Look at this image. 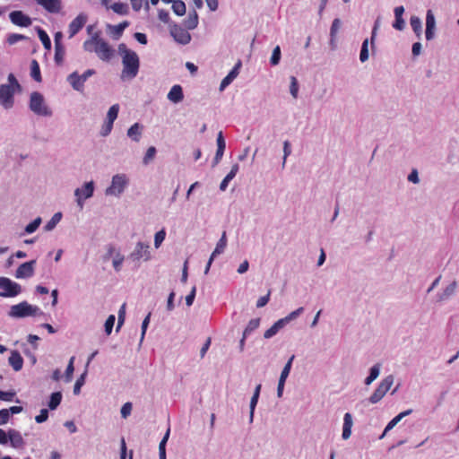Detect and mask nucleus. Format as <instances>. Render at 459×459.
<instances>
[{"mask_svg": "<svg viewBox=\"0 0 459 459\" xmlns=\"http://www.w3.org/2000/svg\"><path fill=\"white\" fill-rule=\"evenodd\" d=\"M118 49L122 55V77L134 78L139 72L140 66L138 55L134 51L128 49L125 44H120Z\"/></svg>", "mask_w": 459, "mask_h": 459, "instance_id": "f257e3e1", "label": "nucleus"}, {"mask_svg": "<svg viewBox=\"0 0 459 459\" xmlns=\"http://www.w3.org/2000/svg\"><path fill=\"white\" fill-rule=\"evenodd\" d=\"M8 83L0 85V104L5 108H13L14 104V94L21 91V85L13 74H9Z\"/></svg>", "mask_w": 459, "mask_h": 459, "instance_id": "f03ea898", "label": "nucleus"}, {"mask_svg": "<svg viewBox=\"0 0 459 459\" xmlns=\"http://www.w3.org/2000/svg\"><path fill=\"white\" fill-rule=\"evenodd\" d=\"M42 314L43 312L38 306L31 305L27 301H22L16 305L11 306L8 311V316L15 319L36 316Z\"/></svg>", "mask_w": 459, "mask_h": 459, "instance_id": "7ed1b4c3", "label": "nucleus"}, {"mask_svg": "<svg viewBox=\"0 0 459 459\" xmlns=\"http://www.w3.org/2000/svg\"><path fill=\"white\" fill-rule=\"evenodd\" d=\"M150 249L151 247L149 243L138 241L127 259L134 263V268H139L141 261L147 262L151 260L152 254Z\"/></svg>", "mask_w": 459, "mask_h": 459, "instance_id": "20e7f679", "label": "nucleus"}, {"mask_svg": "<svg viewBox=\"0 0 459 459\" xmlns=\"http://www.w3.org/2000/svg\"><path fill=\"white\" fill-rule=\"evenodd\" d=\"M29 108L37 116L51 117L53 114L46 104L44 96L39 91L30 93Z\"/></svg>", "mask_w": 459, "mask_h": 459, "instance_id": "39448f33", "label": "nucleus"}, {"mask_svg": "<svg viewBox=\"0 0 459 459\" xmlns=\"http://www.w3.org/2000/svg\"><path fill=\"white\" fill-rule=\"evenodd\" d=\"M95 74L96 71L94 69H87L82 74H80L77 71H74L68 74L66 77V82L70 84L73 90L82 93L85 89V82Z\"/></svg>", "mask_w": 459, "mask_h": 459, "instance_id": "423d86ee", "label": "nucleus"}, {"mask_svg": "<svg viewBox=\"0 0 459 459\" xmlns=\"http://www.w3.org/2000/svg\"><path fill=\"white\" fill-rule=\"evenodd\" d=\"M129 185L128 177L124 174H116L112 177L111 184L106 188V195L120 196Z\"/></svg>", "mask_w": 459, "mask_h": 459, "instance_id": "0eeeda50", "label": "nucleus"}, {"mask_svg": "<svg viewBox=\"0 0 459 459\" xmlns=\"http://www.w3.org/2000/svg\"><path fill=\"white\" fill-rule=\"evenodd\" d=\"M394 377L393 375H388L385 378H383L378 384L377 387L375 389L373 394L368 399V402L372 404H376L380 402L386 393L390 390L391 386L394 384Z\"/></svg>", "mask_w": 459, "mask_h": 459, "instance_id": "6e6552de", "label": "nucleus"}, {"mask_svg": "<svg viewBox=\"0 0 459 459\" xmlns=\"http://www.w3.org/2000/svg\"><path fill=\"white\" fill-rule=\"evenodd\" d=\"M0 297L14 298L22 293V286L7 277H0Z\"/></svg>", "mask_w": 459, "mask_h": 459, "instance_id": "1a4fd4ad", "label": "nucleus"}, {"mask_svg": "<svg viewBox=\"0 0 459 459\" xmlns=\"http://www.w3.org/2000/svg\"><path fill=\"white\" fill-rule=\"evenodd\" d=\"M95 185L93 181L85 182L82 187L74 190L75 202L80 210L84 207L85 200L91 198L94 194Z\"/></svg>", "mask_w": 459, "mask_h": 459, "instance_id": "9d476101", "label": "nucleus"}, {"mask_svg": "<svg viewBox=\"0 0 459 459\" xmlns=\"http://www.w3.org/2000/svg\"><path fill=\"white\" fill-rule=\"evenodd\" d=\"M187 30H188L177 23L169 25L170 35L173 37L175 41L182 45H186L191 41V35Z\"/></svg>", "mask_w": 459, "mask_h": 459, "instance_id": "9b49d317", "label": "nucleus"}, {"mask_svg": "<svg viewBox=\"0 0 459 459\" xmlns=\"http://www.w3.org/2000/svg\"><path fill=\"white\" fill-rule=\"evenodd\" d=\"M94 52L97 54L100 59L103 61H108L112 57L114 50L108 42L100 37V39L97 42V46H95Z\"/></svg>", "mask_w": 459, "mask_h": 459, "instance_id": "f8f14e48", "label": "nucleus"}, {"mask_svg": "<svg viewBox=\"0 0 459 459\" xmlns=\"http://www.w3.org/2000/svg\"><path fill=\"white\" fill-rule=\"evenodd\" d=\"M36 265V260H30L22 264L15 272V278L17 279H27L30 278L34 274Z\"/></svg>", "mask_w": 459, "mask_h": 459, "instance_id": "ddd939ff", "label": "nucleus"}, {"mask_svg": "<svg viewBox=\"0 0 459 459\" xmlns=\"http://www.w3.org/2000/svg\"><path fill=\"white\" fill-rule=\"evenodd\" d=\"M87 20L88 16L85 13H79L69 24V38L74 37L83 28Z\"/></svg>", "mask_w": 459, "mask_h": 459, "instance_id": "4468645a", "label": "nucleus"}, {"mask_svg": "<svg viewBox=\"0 0 459 459\" xmlns=\"http://www.w3.org/2000/svg\"><path fill=\"white\" fill-rule=\"evenodd\" d=\"M10 21L20 27H29L31 25V19L22 11H13L9 13Z\"/></svg>", "mask_w": 459, "mask_h": 459, "instance_id": "2eb2a0df", "label": "nucleus"}, {"mask_svg": "<svg viewBox=\"0 0 459 459\" xmlns=\"http://www.w3.org/2000/svg\"><path fill=\"white\" fill-rule=\"evenodd\" d=\"M436 19L432 10L429 9L426 13V29L425 38L427 40H432L435 38Z\"/></svg>", "mask_w": 459, "mask_h": 459, "instance_id": "dca6fc26", "label": "nucleus"}, {"mask_svg": "<svg viewBox=\"0 0 459 459\" xmlns=\"http://www.w3.org/2000/svg\"><path fill=\"white\" fill-rule=\"evenodd\" d=\"M457 282L453 281L437 294V302H445L450 299L456 292Z\"/></svg>", "mask_w": 459, "mask_h": 459, "instance_id": "f3484780", "label": "nucleus"}, {"mask_svg": "<svg viewBox=\"0 0 459 459\" xmlns=\"http://www.w3.org/2000/svg\"><path fill=\"white\" fill-rule=\"evenodd\" d=\"M35 2L50 13H58L62 9L61 0H35Z\"/></svg>", "mask_w": 459, "mask_h": 459, "instance_id": "a211bd4d", "label": "nucleus"}, {"mask_svg": "<svg viewBox=\"0 0 459 459\" xmlns=\"http://www.w3.org/2000/svg\"><path fill=\"white\" fill-rule=\"evenodd\" d=\"M217 151L212 160V167L216 166L222 159L226 148V143L221 131L217 134Z\"/></svg>", "mask_w": 459, "mask_h": 459, "instance_id": "6ab92c4d", "label": "nucleus"}, {"mask_svg": "<svg viewBox=\"0 0 459 459\" xmlns=\"http://www.w3.org/2000/svg\"><path fill=\"white\" fill-rule=\"evenodd\" d=\"M241 66V62L238 61L234 67L230 71V73L222 79L220 84V91H224L238 75L239 68Z\"/></svg>", "mask_w": 459, "mask_h": 459, "instance_id": "aec40b11", "label": "nucleus"}, {"mask_svg": "<svg viewBox=\"0 0 459 459\" xmlns=\"http://www.w3.org/2000/svg\"><path fill=\"white\" fill-rule=\"evenodd\" d=\"M8 437L10 444L13 448H22L24 446L25 442L20 431L10 429L8 430Z\"/></svg>", "mask_w": 459, "mask_h": 459, "instance_id": "412c9836", "label": "nucleus"}, {"mask_svg": "<svg viewBox=\"0 0 459 459\" xmlns=\"http://www.w3.org/2000/svg\"><path fill=\"white\" fill-rule=\"evenodd\" d=\"M167 98L173 103H179L184 99L183 89L179 84L173 85L169 90Z\"/></svg>", "mask_w": 459, "mask_h": 459, "instance_id": "4be33fe9", "label": "nucleus"}, {"mask_svg": "<svg viewBox=\"0 0 459 459\" xmlns=\"http://www.w3.org/2000/svg\"><path fill=\"white\" fill-rule=\"evenodd\" d=\"M143 126L140 123H134L132 125L126 133L128 138L132 141L138 143L141 140Z\"/></svg>", "mask_w": 459, "mask_h": 459, "instance_id": "5701e85b", "label": "nucleus"}, {"mask_svg": "<svg viewBox=\"0 0 459 459\" xmlns=\"http://www.w3.org/2000/svg\"><path fill=\"white\" fill-rule=\"evenodd\" d=\"M353 425L352 416L350 412H346L343 416L342 434V437L344 440L350 438L351 435V428Z\"/></svg>", "mask_w": 459, "mask_h": 459, "instance_id": "b1692460", "label": "nucleus"}, {"mask_svg": "<svg viewBox=\"0 0 459 459\" xmlns=\"http://www.w3.org/2000/svg\"><path fill=\"white\" fill-rule=\"evenodd\" d=\"M239 170V165L235 163L232 165L230 171L226 175V177L222 179L220 184V190L225 191L229 186V183L236 177L237 173Z\"/></svg>", "mask_w": 459, "mask_h": 459, "instance_id": "393cba45", "label": "nucleus"}, {"mask_svg": "<svg viewBox=\"0 0 459 459\" xmlns=\"http://www.w3.org/2000/svg\"><path fill=\"white\" fill-rule=\"evenodd\" d=\"M9 364L12 366L13 370L20 371L23 366V359L17 351H13L8 359Z\"/></svg>", "mask_w": 459, "mask_h": 459, "instance_id": "a878e982", "label": "nucleus"}, {"mask_svg": "<svg viewBox=\"0 0 459 459\" xmlns=\"http://www.w3.org/2000/svg\"><path fill=\"white\" fill-rule=\"evenodd\" d=\"M198 23L199 17L195 10L189 12L187 18L183 22L185 28L189 30H195L198 26Z\"/></svg>", "mask_w": 459, "mask_h": 459, "instance_id": "bb28decb", "label": "nucleus"}, {"mask_svg": "<svg viewBox=\"0 0 459 459\" xmlns=\"http://www.w3.org/2000/svg\"><path fill=\"white\" fill-rule=\"evenodd\" d=\"M100 31L93 33L91 35V39H89L83 42V49L87 52H94L95 46H97V42L100 39Z\"/></svg>", "mask_w": 459, "mask_h": 459, "instance_id": "cd10ccee", "label": "nucleus"}, {"mask_svg": "<svg viewBox=\"0 0 459 459\" xmlns=\"http://www.w3.org/2000/svg\"><path fill=\"white\" fill-rule=\"evenodd\" d=\"M228 239H227V234L226 231H223L221 234V238L216 244V247L214 250L212 251V255L214 256H217L222 253H224L226 247H227Z\"/></svg>", "mask_w": 459, "mask_h": 459, "instance_id": "c85d7f7f", "label": "nucleus"}, {"mask_svg": "<svg viewBox=\"0 0 459 459\" xmlns=\"http://www.w3.org/2000/svg\"><path fill=\"white\" fill-rule=\"evenodd\" d=\"M63 398V394L61 392H54L50 394L49 400L48 402V409L51 411L56 410L61 403Z\"/></svg>", "mask_w": 459, "mask_h": 459, "instance_id": "c756f323", "label": "nucleus"}, {"mask_svg": "<svg viewBox=\"0 0 459 459\" xmlns=\"http://www.w3.org/2000/svg\"><path fill=\"white\" fill-rule=\"evenodd\" d=\"M411 27L418 39H420L422 34V22L420 17L412 15L410 18Z\"/></svg>", "mask_w": 459, "mask_h": 459, "instance_id": "7c9ffc66", "label": "nucleus"}, {"mask_svg": "<svg viewBox=\"0 0 459 459\" xmlns=\"http://www.w3.org/2000/svg\"><path fill=\"white\" fill-rule=\"evenodd\" d=\"M285 325H283V322L281 321V319L277 320L269 329H267L264 333V338L270 339V338L273 337Z\"/></svg>", "mask_w": 459, "mask_h": 459, "instance_id": "2f4dec72", "label": "nucleus"}, {"mask_svg": "<svg viewBox=\"0 0 459 459\" xmlns=\"http://www.w3.org/2000/svg\"><path fill=\"white\" fill-rule=\"evenodd\" d=\"M341 27V20L339 18H335L330 28V45L332 48H335V38L336 34Z\"/></svg>", "mask_w": 459, "mask_h": 459, "instance_id": "473e14b6", "label": "nucleus"}, {"mask_svg": "<svg viewBox=\"0 0 459 459\" xmlns=\"http://www.w3.org/2000/svg\"><path fill=\"white\" fill-rule=\"evenodd\" d=\"M129 26V22L124 21L117 25H108V28L111 30L114 37L118 39L122 36L124 30Z\"/></svg>", "mask_w": 459, "mask_h": 459, "instance_id": "72a5a7b5", "label": "nucleus"}, {"mask_svg": "<svg viewBox=\"0 0 459 459\" xmlns=\"http://www.w3.org/2000/svg\"><path fill=\"white\" fill-rule=\"evenodd\" d=\"M62 219V213L60 212H56L52 218L46 223L44 226L45 231H51L53 230L56 226L59 223V221Z\"/></svg>", "mask_w": 459, "mask_h": 459, "instance_id": "f704fd0d", "label": "nucleus"}, {"mask_svg": "<svg viewBox=\"0 0 459 459\" xmlns=\"http://www.w3.org/2000/svg\"><path fill=\"white\" fill-rule=\"evenodd\" d=\"M260 325V318L251 319L246 328L243 331L244 338L249 336L254 331H255Z\"/></svg>", "mask_w": 459, "mask_h": 459, "instance_id": "c9c22d12", "label": "nucleus"}, {"mask_svg": "<svg viewBox=\"0 0 459 459\" xmlns=\"http://www.w3.org/2000/svg\"><path fill=\"white\" fill-rule=\"evenodd\" d=\"M38 36L47 50L51 49V40L48 33L40 27L37 28Z\"/></svg>", "mask_w": 459, "mask_h": 459, "instance_id": "e433bc0d", "label": "nucleus"}, {"mask_svg": "<svg viewBox=\"0 0 459 459\" xmlns=\"http://www.w3.org/2000/svg\"><path fill=\"white\" fill-rule=\"evenodd\" d=\"M171 8L178 16H183L186 12V4L182 0H175L172 2Z\"/></svg>", "mask_w": 459, "mask_h": 459, "instance_id": "4c0bfd02", "label": "nucleus"}, {"mask_svg": "<svg viewBox=\"0 0 459 459\" xmlns=\"http://www.w3.org/2000/svg\"><path fill=\"white\" fill-rule=\"evenodd\" d=\"M170 429L169 428L160 442L159 445V457L160 459H166V444L169 437Z\"/></svg>", "mask_w": 459, "mask_h": 459, "instance_id": "58836bf2", "label": "nucleus"}, {"mask_svg": "<svg viewBox=\"0 0 459 459\" xmlns=\"http://www.w3.org/2000/svg\"><path fill=\"white\" fill-rule=\"evenodd\" d=\"M294 359H295L294 355H291L290 357V359H288V361L286 362V364L284 365V367L281 372L279 380L286 382V379L288 378V377L290 375Z\"/></svg>", "mask_w": 459, "mask_h": 459, "instance_id": "ea45409f", "label": "nucleus"}, {"mask_svg": "<svg viewBox=\"0 0 459 459\" xmlns=\"http://www.w3.org/2000/svg\"><path fill=\"white\" fill-rule=\"evenodd\" d=\"M110 9L119 15H126L129 13V7L125 3H115L110 5Z\"/></svg>", "mask_w": 459, "mask_h": 459, "instance_id": "a19ab883", "label": "nucleus"}, {"mask_svg": "<svg viewBox=\"0 0 459 459\" xmlns=\"http://www.w3.org/2000/svg\"><path fill=\"white\" fill-rule=\"evenodd\" d=\"M30 76L38 82L42 80L39 65L35 59H33L30 64Z\"/></svg>", "mask_w": 459, "mask_h": 459, "instance_id": "79ce46f5", "label": "nucleus"}, {"mask_svg": "<svg viewBox=\"0 0 459 459\" xmlns=\"http://www.w3.org/2000/svg\"><path fill=\"white\" fill-rule=\"evenodd\" d=\"M65 56V48L64 45L55 46V62L56 65H61Z\"/></svg>", "mask_w": 459, "mask_h": 459, "instance_id": "37998d69", "label": "nucleus"}, {"mask_svg": "<svg viewBox=\"0 0 459 459\" xmlns=\"http://www.w3.org/2000/svg\"><path fill=\"white\" fill-rule=\"evenodd\" d=\"M304 311V307H300L297 308L296 310L290 312L289 315H287L285 317L281 318V321L283 322V325H286L292 320H295L297 317H299Z\"/></svg>", "mask_w": 459, "mask_h": 459, "instance_id": "c03bdc74", "label": "nucleus"}, {"mask_svg": "<svg viewBox=\"0 0 459 459\" xmlns=\"http://www.w3.org/2000/svg\"><path fill=\"white\" fill-rule=\"evenodd\" d=\"M118 112H119V105L118 104L112 105L108 110L106 120L108 122L114 123L115 120L117 118Z\"/></svg>", "mask_w": 459, "mask_h": 459, "instance_id": "a18cd8bd", "label": "nucleus"}, {"mask_svg": "<svg viewBox=\"0 0 459 459\" xmlns=\"http://www.w3.org/2000/svg\"><path fill=\"white\" fill-rule=\"evenodd\" d=\"M41 221H42L41 218L37 217L34 221L30 222L24 229L25 234L34 233L38 230L39 225L41 224Z\"/></svg>", "mask_w": 459, "mask_h": 459, "instance_id": "49530a36", "label": "nucleus"}, {"mask_svg": "<svg viewBox=\"0 0 459 459\" xmlns=\"http://www.w3.org/2000/svg\"><path fill=\"white\" fill-rule=\"evenodd\" d=\"M87 376V369L77 378L74 386V394L78 395L81 393V388L85 383V378Z\"/></svg>", "mask_w": 459, "mask_h": 459, "instance_id": "de8ad7c7", "label": "nucleus"}, {"mask_svg": "<svg viewBox=\"0 0 459 459\" xmlns=\"http://www.w3.org/2000/svg\"><path fill=\"white\" fill-rule=\"evenodd\" d=\"M368 59V39H364L361 45L359 53V60L361 63L366 62Z\"/></svg>", "mask_w": 459, "mask_h": 459, "instance_id": "09e8293b", "label": "nucleus"}, {"mask_svg": "<svg viewBox=\"0 0 459 459\" xmlns=\"http://www.w3.org/2000/svg\"><path fill=\"white\" fill-rule=\"evenodd\" d=\"M401 420H402V419L399 417V415H396L394 418H393L385 426V428L383 433L381 434V436L379 437V438L382 439L387 434V432H389L391 429H393L396 426V424Z\"/></svg>", "mask_w": 459, "mask_h": 459, "instance_id": "8fccbe9b", "label": "nucleus"}, {"mask_svg": "<svg viewBox=\"0 0 459 459\" xmlns=\"http://www.w3.org/2000/svg\"><path fill=\"white\" fill-rule=\"evenodd\" d=\"M74 357H72L69 360L67 367H66V369L65 372V380L66 383L70 382L73 378V374L74 371Z\"/></svg>", "mask_w": 459, "mask_h": 459, "instance_id": "3c124183", "label": "nucleus"}, {"mask_svg": "<svg viewBox=\"0 0 459 459\" xmlns=\"http://www.w3.org/2000/svg\"><path fill=\"white\" fill-rule=\"evenodd\" d=\"M27 39V37L22 34L10 33L7 36L6 41L9 45H14L19 41Z\"/></svg>", "mask_w": 459, "mask_h": 459, "instance_id": "603ef678", "label": "nucleus"}, {"mask_svg": "<svg viewBox=\"0 0 459 459\" xmlns=\"http://www.w3.org/2000/svg\"><path fill=\"white\" fill-rule=\"evenodd\" d=\"M299 82L295 76H290V93L294 99L298 98L299 94Z\"/></svg>", "mask_w": 459, "mask_h": 459, "instance_id": "864d4df0", "label": "nucleus"}, {"mask_svg": "<svg viewBox=\"0 0 459 459\" xmlns=\"http://www.w3.org/2000/svg\"><path fill=\"white\" fill-rule=\"evenodd\" d=\"M281 48L279 46H276L272 53L271 58H270V64L272 65H277L280 63L281 60Z\"/></svg>", "mask_w": 459, "mask_h": 459, "instance_id": "5fc2aeb1", "label": "nucleus"}, {"mask_svg": "<svg viewBox=\"0 0 459 459\" xmlns=\"http://www.w3.org/2000/svg\"><path fill=\"white\" fill-rule=\"evenodd\" d=\"M157 151L156 148L153 146H151L147 149L144 157L143 159V163L144 165H148L150 161L155 157Z\"/></svg>", "mask_w": 459, "mask_h": 459, "instance_id": "6e6d98bb", "label": "nucleus"}, {"mask_svg": "<svg viewBox=\"0 0 459 459\" xmlns=\"http://www.w3.org/2000/svg\"><path fill=\"white\" fill-rule=\"evenodd\" d=\"M166 238V231L164 229L155 233L154 236V246L159 248Z\"/></svg>", "mask_w": 459, "mask_h": 459, "instance_id": "4d7b16f0", "label": "nucleus"}, {"mask_svg": "<svg viewBox=\"0 0 459 459\" xmlns=\"http://www.w3.org/2000/svg\"><path fill=\"white\" fill-rule=\"evenodd\" d=\"M115 321H116V317L114 315H110L107 318L105 325H104L105 333L107 335H109L112 333V329L114 327Z\"/></svg>", "mask_w": 459, "mask_h": 459, "instance_id": "13d9d810", "label": "nucleus"}, {"mask_svg": "<svg viewBox=\"0 0 459 459\" xmlns=\"http://www.w3.org/2000/svg\"><path fill=\"white\" fill-rule=\"evenodd\" d=\"M126 318V304H123L118 311V319L116 331L118 332L125 322Z\"/></svg>", "mask_w": 459, "mask_h": 459, "instance_id": "bf43d9fd", "label": "nucleus"}, {"mask_svg": "<svg viewBox=\"0 0 459 459\" xmlns=\"http://www.w3.org/2000/svg\"><path fill=\"white\" fill-rule=\"evenodd\" d=\"M125 260V256L120 253H117L113 259V267L116 272H119L122 267V264Z\"/></svg>", "mask_w": 459, "mask_h": 459, "instance_id": "052dcab7", "label": "nucleus"}, {"mask_svg": "<svg viewBox=\"0 0 459 459\" xmlns=\"http://www.w3.org/2000/svg\"><path fill=\"white\" fill-rule=\"evenodd\" d=\"M113 124L114 123H111V122H108L106 120L100 128V135L104 136V137L108 136L113 129Z\"/></svg>", "mask_w": 459, "mask_h": 459, "instance_id": "680f3d73", "label": "nucleus"}, {"mask_svg": "<svg viewBox=\"0 0 459 459\" xmlns=\"http://www.w3.org/2000/svg\"><path fill=\"white\" fill-rule=\"evenodd\" d=\"M291 153V146L289 141H284L283 143V159H282V167H285L287 158Z\"/></svg>", "mask_w": 459, "mask_h": 459, "instance_id": "e2e57ef3", "label": "nucleus"}, {"mask_svg": "<svg viewBox=\"0 0 459 459\" xmlns=\"http://www.w3.org/2000/svg\"><path fill=\"white\" fill-rule=\"evenodd\" d=\"M394 29L397 30H403L405 28V22L403 16H394V22L393 23Z\"/></svg>", "mask_w": 459, "mask_h": 459, "instance_id": "0e129e2a", "label": "nucleus"}, {"mask_svg": "<svg viewBox=\"0 0 459 459\" xmlns=\"http://www.w3.org/2000/svg\"><path fill=\"white\" fill-rule=\"evenodd\" d=\"M132 412V403L127 402L123 404L120 413L123 419H126Z\"/></svg>", "mask_w": 459, "mask_h": 459, "instance_id": "69168bd1", "label": "nucleus"}, {"mask_svg": "<svg viewBox=\"0 0 459 459\" xmlns=\"http://www.w3.org/2000/svg\"><path fill=\"white\" fill-rule=\"evenodd\" d=\"M48 419V410L41 409L39 414L35 417V420L37 423H43L47 421Z\"/></svg>", "mask_w": 459, "mask_h": 459, "instance_id": "338daca9", "label": "nucleus"}, {"mask_svg": "<svg viewBox=\"0 0 459 459\" xmlns=\"http://www.w3.org/2000/svg\"><path fill=\"white\" fill-rule=\"evenodd\" d=\"M158 17H159L160 21H161L164 23H169V22H170L169 13L167 10H164V9L159 10Z\"/></svg>", "mask_w": 459, "mask_h": 459, "instance_id": "774afa93", "label": "nucleus"}]
</instances>
